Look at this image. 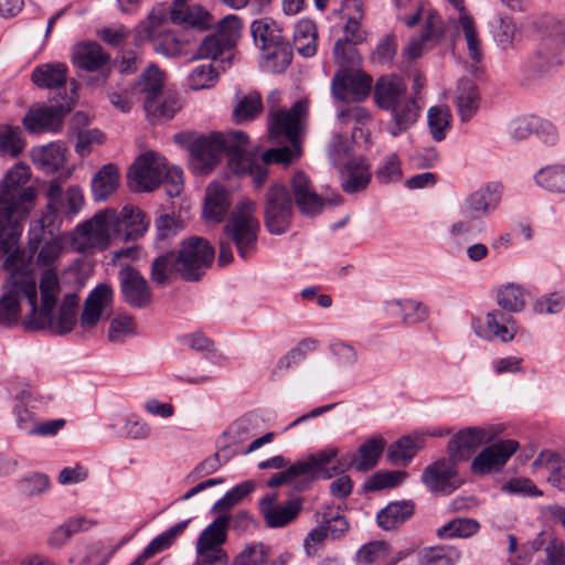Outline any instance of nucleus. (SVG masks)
<instances>
[{
  "instance_id": "obj_1",
  "label": "nucleus",
  "mask_w": 565,
  "mask_h": 565,
  "mask_svg": "<svg viewBox=\"0 0 565 565\" xmlns=\"http://www.w3.org/2000/svg\"><path fill=\"white\" fill-rule=\"evenodd\" d=\"M307 113V104L297 102L289 110H277L269 119V135L273 139L286 138L287 146L269 149L257 160L248 151V136L243 131L214 132L196 138L190 148L191 167L198 174L209 173L227 156L228 167L236 174H248L256 188H260L267 178L270 163L288 164L300 157V121Z\"/></svg>"
},
{
  "instance_id": "obj_2",
  "label": "nucleus",
  "mask_w": 565,
  "mask_h": 565,
  "mask_svg": "<svg viewBox=\"0 0 565 565\" xmlns=\"http://www.w3.org/2000/svg\"><path fill=\"white\" fill-rule=\"evenodd\" d=\"M30 257L21 253L9 255L3 263L9 277L2 285L0 298V327H11L19 321L20 302L30 305V323L35 329H46L63 335L77 323L78 296L66 294L60 308H56L60 294L58 277L53 271H44L40 280L41 306L38 307L35 277L29 270Z\"/></svg>"
},
{
  "instance_id": "obj_3",
  "label": "nucleus",
  "mask_w": 565,
  "mask_h": 565,
  "mask_svg": "<svg viewBox=\"0 0 565 565\" xmlns=\"http://www.w3.org/2000/svg\"><path fill=\"white\" fill-rule=\"evenodd\" d=\"M30 175L29 167L19 163L0 181V258L20 242L33 209L35 191L29 184Z\"/></svg>"
},
{
  "instance_id": "obj_4",
  "label": "nucleus",
  "mask_w": 565,
  "mask_h": 565,
  "mask_svg": "<svg viewBox=\"0 0 565 565\" xmlns=\"http://www.w3.org/2000/svg\"><path fill=\"white\" fill-rule=\"evenodd\" d=\"M256 210V203L245 199L231 212L223 228V237L220 241L218 264L221 266H226L233 262V246L244 260L250 259L256 254L260 232Z\"/></svg>"
},
{
  "instance_id": "obj_5",
  "label": "nucleus",
  "mask_w": 565,
  "mask_h": 565,
  "mask_svg": "<svg viewBox=\"0 0 565 565\" xmlns=\"http://www.w3.org/2000/svg\"><path fill=\"white\" fill-rule=\"evenodd\" d=\"M504 193L501 182L482 184L466 195L459 204L460 218L448 227V234L455 238L471 239L482 230L476 231V223L492 215L500 206Z\"/></svg>"
},
{
  "instance_id": "obj_6",
  "label": "nucleus",
  "mask_w": 565,
  "mask_h": 565,
  "mask_svg": "<svg viewBox=\"0 0 565 565\" xmlns=\"http://www.w3.org/2000/svg\"><path fill=\"white\" fill-rule=\"evenodd\" d=\"M544 33L535 50L522 66L523 75L533 82L551 76L563 63L565 50V15L547 17L543 21Z\"/></svg>"
},
{
  "instance_id": "obj_7",
  "label": "nucleus",
  "mask_w": 565,
  "mask_h": 565,
  "mask_svg": "<svg viewBox=\"0 0 565 565\" xmlns=\"http://www.w3.org/2000/svg\"><path fill=\"white\" fill-rule=\"evenodd\" d=\"M129 185L137 192L153 191L163 183L170 198L179 196L183 190V173L178 167H169L167 159L157 152L141 154L131 167Z\"/></svg>"
},
{
  "instance_id": "obj_8",
  "label": "nucleus",
  "mask_w": 565,
  "mask_h": 565,
  "mask_svg": "<svg viewBox=\"0 0 565 565\" xmlns=\"http://www.w3.org/2000/svg\"><path fill=\"white\" fill-rule=\"evenodd\" d=\"M337 456H339V449L337 447H324L310 454L305 459L295 462L286 470L273 475L267 481V486L276 488L288 484L298 492L306 491L316 480H328L334 476V470L328 469V465H330Z\"/></svg>"
},
{
  "instance_id": "obj_9",
  "label": "nucleus",
  "mask_w": 565,
  "mask_h": 565,
  "mask_svg": "<svg viewBox=\"0 0 565 565\" xmlns=\"http://www.w3.org/2000/svg\"><path fill=\"white\" fill-rule=\"evenodd\" d=\"M115 210H106L95 214L90 220L76 226L72 236V246L82 254L102 250L109 245L111 235H116Z\"/></svg>"
},
{
  "instance_id": "obj_10",
  "label": "nucleus",
  "mask_w": 565,
  "mask_h": 565,
  "mask_svg": "<svg viewBox=\"0 0 565 565\" xmlns=\"http://www.w3.org/2000/svg\"><path fill=\"white\" fill-rule=\"evenodd\" d=\"M230 515H218L199 535L195 546L196 559L192 565H227L230 557L223 548L227 540Z\"/></svg>"
},
{
  "instance_id": "obj_11",
  "label": "nucleus",
  "mask_w": 565,
  "mask_h": 565,
  "mask_svg": "<svg viewBox=\"0 0 565 565\" xmlns=\"http://www.w3.org/2000/svg\"><path fill=\"white\" fill-rule=\"evenodd\" d=\"M29 250L20 249L19 242L17 245L2 257L6 258L11 254L21 253L30 257L29 270L34 276L32 270V258L38 253V264L41 266L49 267V270L56 273L52 269L60 255L63 252V243L58 236H53L52 233L45 232L44 220L35 221L31 223L29 228ZM47 271V269L45 270Z\"/></svg>"
},
{
  "instance_id": "obj_12",
  "label": "nucleus",
  "mask_w": 565,
  "mask_h": 565,
  "mask_svg": "<svg viewBox=\"0 0 565 565\" xmlns=\"http://www.w3.org/2000/svg\"><path fill=\"white\" fill-rule=\"evenodd\" d=\"M214 255V248L202 237L183 241L177 253L180 277L186 281L200 280L213 263Z\"/></svg>"
},
{
  "instance_id": "obj_13",
  "label": "nucleus",
  "mask_w": 565,
  "mask_h": 565,
  "mask_svg": "<svg viewBox=\"0 0 565 565\" xmlns=\"http://www.w3.org/2000/svg\"><path fill=\"white\" fill-rule=\"evenodd\" d=\"M294 202L288 189L280 184H271L265 195L264 220L270 234H284L291 222Z\"/></svg>"
},
{
  "instance_id": "obj_14",
  "label": "nucleus",
  "mask_w": 565,
  "mask_h": 565,
  "mask_svg": "<svg viewBox=\"0 0 565 565\" xmlns=\"http://www.w3.org/2000/svg\"><path fill=\"white\" fill-rule=\"evenodd\" d=\"M163 73L150 65L140 76L136 89L145 94L143 107L146 113L153 118L169 119L175 111L174 100H162Z\"/></svg>"
},
{
  "instance_id": "obj_15",
  "label": "nucleus",
  "mask_w": 565,
  "mask_h": 565,
  "mask_svg": "<svg viewBox=\"0 0 565 565\" xmlns=\"http://www.w3.org/2000/svg\"><path fill=\"white\" fill-rule=\"evenodd\" d=\"M343 157H349V146L338 137L330 156L334 163H340ZM341 186L348 194L365 190L371 181L370 167L362 157L348 158L341 169Z\"/></svg>"
},
{
  "instance_id": "obj_16",
  "label": "nucleus",
  "mask_w": 565,
  "mask_h": 565,
  "mask_svg": "<svg viewBox=\"0 0 565 565\" xmlns=\"http://www.w3.org/2000/svg\"><path fill=\"white\" fill-rule=\"evenodd\" d=\"M500 433L501 428L492 424L462 428L449 439L448 455L457 462L466 461L481 445L492 443Z\"/></svg>"
},
{
  "instance_id": "obj_17",
  "label": "nucleus",
  "mask_w": 565,
  "mask_h": 565,
  "mask_svg": "<svg viewBox=\"0 0 565 565\" xmlns=\"http://www.w3.org/2000/svg\"><path fill=\"white\" fill-rule=\"evenodd\" d=\"M472 329L483 340H499L508 343L518 333V323L510 313L495 309L489 311L484 320L475 319L472 321Z\"/></svg>"
},
{
  "instance_id": "obj_18",
  "label": "nucleus",
  "mask_w": 565,
  "mask_h": 565,
  "mask_svg": "<svg viewBox=\"0 0 565 565\" xmlns=\"http://www.w3.org/2000/svg\"><path fill=\"white\" fill-rule=\"evenodd\" d=\"M294 201L299 211L307 216H315L321 213L324 204L332 205L342 203V198L335 195L332 199L323 200L313 189L310 179L302 171L294 174L290 181Z\"/></svg>"
},
{
  "instance_id": "obj_19",
  "label": "nucleus",
  "mask_w": 565,
  "mask_h": 565,
  "mask_svg": "<svg viewBox=\"0 0 565 565\" xmlns=\"http://www.w3.org/2000/svg\"><path fill=\"white\" fill-rule=\"evenodd\" d=\"M385 447V441L381 437H372L365 440L358 449L355 455H347L335 458L328 469L334 470V476L349 470L353 465L358 471H367L375 467Z\"/></svg>"
},
{
  "instance_id": "obj_20",
  "label": "nucleus",
  "mask_w": 565,
  "mask_h": 565,
  "mask_svg": "<svg viewBox=\"0 0 565 565\" xmlns=\"http://www.w3.org/2000/svg\"><path fill=\"white\" fill-rule=\"evenodd\" d=\"M371 76L356 70H339L333 76L331 90L341 100L361 102L371 90Z\"/></svg>"
},
{
  "instance_id": "obj_21",
  "label": "nucleus",
  "mask_w": 565,
  "mask_h": 565,
  "mask_svg": "<svg viewBox=\"0 0 565 565\" xmlns=\"http://www.w3.org/2000/svg\"><path fill=\"white\" fill-rule=\"evenodd\" d=\"M519 449L513 439L498 440L483 448L472 460L471 470L476 475H487L500 470Z\"/></svg>"
},
{
  "instance_id": "obj_22",
  "label": "nucleus",
  "mask_w": 565,
  "mask_h": 565,
  "mask_svg": "<svg viewBox=\"0 0 565 565\" xmlns=\"http://www.w3.org/2000/svg\"><path fill=\"white\" fill-rule=\"evenodd\" d=\"M456 460L439 459L427 466L422 473V481L428 490L436 494H450L460 484Z\"/></svg>"
},
{
  "instance_id": "obj_23",
  "label": "nucleus",
  "mask_w": 565,
  "mask_h": 565,
  "mask_svg": "<svg viewBox=\"0 0 565 565\" xmlns=\"http://www.w3.org/2000/svg\"><path fill=\"white\" fill-rule=\"evenodd\" d=\"M114 290L108 284L97 285L86 297L79 318L81 327L94 328L103 318L110 316Z\"/></svg>"
},
{
  "instance_id": "obj_24",
  "label": "nucleus",
  "mask_w": 565,
  "mask_h": 565,
  "mask_svg": "<svg viewBox=\"0 0 565 565\" xmlns=\"http://www.w3.org/2000/svg\"><path fill=\"white\" fill-rule=\"evenodd\" d=\"M122 299L130 307L142 309L152 300V292L146 278L135 268L125 267L119 271Z\"/></svg>"
},
{
  "instance_id": "obj_25",
  "label": "nucleus",
  "mask_w": 565,
  "mask_h": 565,
  "mask_svg": "<svg viewBox=\"0 0 565 565\" xmlns=\"http://www.w3.org/2000/svg\"><path fill=\"white\" fill-rule=\"evenodd\" d=\"M84 205L83 192L78 186H70L65 192L57 182L47 190V209L54 216L73 217Z\"/></svg>"
},
{
  "instance_id": "obj_26",
  "label": "nucleus",
  "mask_w": 565,
  "mask_h": 565,
  "mask_svg": "<svg viewBox=\"0 0 565 565\" xmlns=\"http://www.w3.org/2000/svg\"><path fill=\"white\" fill-rule=\"evenodd\" d=\"M259 509L268 526L282 527L298 516L302 509V499L294 498L276 503L275 495H266L260 500Z\"/></svg>"
},
{
  "instance_id": "obj_27",
  "label": "nucleus",
  "mask_w": 565,
  "mask_h": 565,
  "mask_svg": "<svg viewBox=\"0 0 565 565\" xmlns=\"http://www.w3.org/2000/svg\"><path fill=\"white\" fill-rule=\"evenodd\" d=\"M423 105L419 97L408 96L392 108L386 109L391 115V121L386 131L392 137H397L408 131L418 120Z\"/></svg>"
},
{
  "instance_id": "obj_28",
  "label": "nucleus",
  "mask_w": 565,
  "mask_h": 565,
  "mask_svg": "<svg viewBox=\"0 0 565 565\" xmlns=\"http://www.w3.org/2000/svg\"><path fill=\"white\" fill-rule=\"evenodd\" d=\"M115 234L122 236L126 241L138 239L146 233L149 225L145 213L132 205H125L119 213L115 211Z\"/></svg>"
},
{
  "instance_id": "obj_29",
  "label": "nucleus",
  "mask_w": 565,
  "mask_h": 565,
  "mask_svg": "<svg viewBox=\"0 0 565 565\" xmlns=\"http://www.w3.org/2000/svg\"><path fill=\"white\" fill-rule=\"evenodd\" d=\"M66 111L62 105L31 108L24 116L23 124L30 132L56 131Z\"/></svg>"
},
{
  "instance_id": "obj_30",
  "label": "nucleus",
  "mask_w": 565,
  "mask_h": 565,
  "mask_svg": "<svg viewBox=\"0 0 565 565\" xmlns=\"http://www.w3.org/2000/svg\"><path fill=\"white\" fill-rule=\"evenodd\" d=\"M408 96L404 79L395 74L383 75L375 83L374 100L383 110L392 108Z\"/></svg>"
},
{
  "instance_id": "obj_31",
  "label": "nucleus",
  "mask_w": 565,
  "mask_h": 565,
  "mask_svg": "<svg viewBox=\"0 0 565 565\" xmlns=\"http://www.w3.org/2000/svg\"><path fill=\"white\" fill-rule=\"evenodd\" d=\"M66 147L61 142H51L35 147L31 151L33 163L46 173H53L64 168L66 162Z\"/></svg>"
},
{
  "instance_id": "obj_32",
  "label": "nucleus",
  "mask_w": 565,
  "mask_h": 565,
  "mask_svg": "<svg viewBox=\"0 0 565 565\" xmlns=\"http://www.w3.org/2000/svg\"><path fill=\"white\" fill-rule=\"evenodd\" d=\"M108 61L109 55L96 42L77 44L72 52L74 66L89 72L103 68Z\"/></svg>"
},
{
  "instance_id": "obj_33",
  "label": "nucleus",
  "mask_w": 565,
  "mask_h": 565,
  "mask_svg": "<svg viewBox=\"0 0 565 565\" xmlns=\"http://www.w3.org/2000/svg\"><path fill=\"white\" fill-rule=\"evenodd\" d=\"M262 52L260 67L263 71L279 74L286 71L292 61V47L288 40L270 45Z\"/></svg>"
},
{
  "instance_id": "obj_34",
  "label": "nucleus",
  "mask_w": 565,
  "mask_h": 565,
  "mask_svg": "<svg viewBox=\"0 0 565 565\" xmlns=\"http://www.w3.org/2000/svg\"><path fill=\"white\" fill-rule=\"evenodd\" d=\"M413 514L414 503L412 501H395L388 503L377 513L376 522L381 529L392 531L401 526Z\"/></svg>"
},
{
  "instance_id": "obj_35",
  "label": "nucleus",
  "mask_w": 565,
  "mask_h": 565,
  "mask_svg": "<svg viewBox=\"0 0 565 565\" xmlns=\"http://www.w3.org/2000/svg\"><path fill=\"white\" fill-rule=\"evenodd\" d=\"M230 209L228 193L220 183H211L206 189L204 202L205 218L220 223L224 220Z\"/></svg>"
},
{
  "instance_id": "obj_36",
  "label": "nucleus",
  "mask_w": 565,
  "mask_h": 565,
  "mask_svg": "<svg viewBox=\"0 0 565 565\" xmlns=\"http://www.w3.org/2000/svg\"><path fill=\"white\" fill-rule=\"evenodd\" d=\"M446 1L459 11L458 23L465 34L469 56L475 63H479L482 57L480 40L478 38L472 18L465 9L463 0Z\"/></svg>"
},
{
  "instance_id": "obj_37",
  "label": "nucleus",
  "mask_w": 565,
  "mask_h": 565,
  "mask_svg": "<svg viewBox=\"0 0 565 565\" xmlns=\"http://www.w3.org/2000/svg\"><path fill=\"white\" fill-rule=\"evenodd\" d=\"M480 96L477 85L470 79H461L456 93V105L461 121H469L479 108Z\"/></svg>"
},
{
  "instance_id": "obj_38",
  "label": "nucleus",
  "mask_w": 565,
  "mask_h": 565,
  "mask_svg": "<svg viewBox=\"0 0 565 565\" xmlns=\"http://www.w3.org/2000/svg\"><path fill=\"white\" fill-rule=\"evenodd\" d=\"M250 33L255 45L260 51H266L270 45H274L282 40L281 29L270 18L257 19L252 23Z\"/></svg>"
},
{
  "instance_id": "obj_39",
  "label": "nucleus",
  "mask_w": 565,
  "mask_h": 565,
  "mask_svg": "<svg viewBox=\"0 0 565 565\" xmlns=\"http://www.w3.org/2000/svg\"><path fill=\"white\" fill-rule=\"evenodd\" d=\"M67 79V66L63 63H47L32 72L33 83L41 88L63 87Z\"/></svg>"
},
{
  "instance_id": "obj_40",
  "label": "nucleus",
  "mask_w": 565,
  "mask_h": 565,
  "mask_svg": "<svg viewBox=\"0 0 565 565\" xmlns=\"http://www.w3.org/2000/svg\"><path fill=\"white\" fill-rule=\"evenodd\" d=\"M119 184V172L115 164L104 166L92 180V193L95 201H105Z\"/></svg>"
},
{
  "instance_id": "obj_41",
  "label": "nucleus",
  "mask_w": 565,
  "mask_h": 565,
  "mask_svg": "<svg viewBox=\"0 0 565 565\" xmlns=\"http://www.w3.org/2000/svg\"><path fill=\"white\" fill-rule=\"evenodd\" d=\"M424 443L425 439L420 435L404 436L388 447L387 457L392 463L406 466L424 447Z\"/></svg>"
},
{
  "instance_id": "obj_42",
  "label": "nucleus",
  "mask_w": 565,
  "mask_h": 565,
  "mask_svg": "<svg viewBox=\"0 0 565 565\" xmlns=\"http://www.w3.org/2000/svg\"><path fill=\"white\" fill-rule=\"evenodd\" d=\"M107 428L117 437L129 439H146L151 433L149 425L138 416L114 418Z\"/></svg>"
},
{
  "instance_id": "obj_43",
  "label": "nucleus",
  "mask_w": 565,
  "mask_h": 565,
  "mask_svg": "<svg viewBox=\"0 0 565 565\" xmlns=\"http://www.w3.org/2000/svg\"><path fill=\"white\" fill-rule=\"evenodd\" d=\"M534 183L552 193H565V164H548L533 175Z\"/></svg>"
},
{
  "instance_id": "obj_44",
  "label": "nucleus",
  "mask_w": 565,
  "mask_h": 565,
  "mask_svg": "<svg viewBox=\"0 0 565 565\" xmlns=\"http://www.w3.org/2000/svg\"><path fill=\"white\" fill-rule=\"evenodd\" d=\"M294 44L298 53L305 57H311L317 52V29L310 20L297 23L294 31Z\"/></svg>"
},
{
  "instance_id": "obj_45",
  "label": "nucleus",
  "mask_w": 565,
  "mask_h": 565,
  "mask_svg": "<svg viewBox=\"0 0 565 565\" xmlns=\"http://www.w3.org/2000/svg\"><path fill=\"white\" fill-rule=\"evenodd\" d=\"M451 113L447 106H433L427 111V125L434 141L440 142L446 139L451 128Z\"/></svg>"
},
{
  "instance_id": "obj_46",
  "label": "nucleus",
  "mask_w": 565,
  "mask_h": 565,
  "mask_svg": "<svg viewBox=\"0 0 565 565\" xmlns=\"http://www.w3.org/2000/svg\"><path fill=\"white\" fill-rule=\"evenodd\" d=\"M145 21L141 22L139 25L137 33L138 38L141 41L145 40H154L153 49L156 52L163 54L168 57L177 56L181 53L182 44L181 42L175 38L172 33H163V34H157V28L160 26L166 21H162L160 24L157 22L153 25V35L152 36H145V30L142 28Z\"/></svg>"
},
{
  "instance_id": "obj_47",
  "label": "nucleus",
  "mask_w": 565,
  "mask_h": 565,
  "mask_svg": "<svg viewBox=\"0 0 565 565\" xmlns=\"http://www.w3.org/2000/svg\"><path fill=\"white\" fill-rule=\"evenodd\" d=\"M419 555L424 565H457L461 559V552L450 545L425 547Z\"/></svg>"
},
{
  "instance_id": "obj_48",
  "label": "nucleus",
  "mask_w": 565,
  "mask_h": 565,
  "mask_svg": "<svg viewBox=\"0 0 565 565\" xmlns=\"http://www.w3.org/2000/svg\"><path fill=\"white\" fill-rule=\"evenodd\" d=\"M535 550H543L544 565H565V542L554 537H545L543 533L533 541Z\"/></svg>"
},
{
  "instance_id": "obj_49",
  "label": "nucleus",
  "mask_w": 565,
  "mask_h": 565,
  "mask_svg": "<svg viewBox=\"0 0 565 565\" xmlns=\"http://www.w3.org/2000/svg\"><path fill=\"white\" fill-rule=\"evenodd\" d=\"M497 303L508 313L520 312L525 307V290L516 284H508L497 291Z\"/></svg>"
},
{
  "instance_id": "obj_50",
  "label": "nucleus",
  "mask_w": 565,
  "mask_h": 565,
  "mask_svg": "<svg viewBox=\"0 0 565 565\" xmlns=\"http://www.w3.org/2000/svg\"><path fill=\"white\" fill-rule=\"evenodd\" d=\"M546 468L551 471L547 480L555 487H561L562 479H565V460L553 451H542L532 463L533 471Z\"/></svg>"
},
{
  "instance_id": "obj_51",
  "label": "nucleus",
  "mask_w": 565,
  "mask_h": 565,
  "mask_svg": "<svg viewBox=\"0 0 565 565\" xmlns=\"http://www.w3.org/2000/svg\"><path fill=\"white\" fill-rule=\"evenodd\" d=\"M444 34L440 17L435 13L429 14L426 21L425 30L418 41H412L406 50L409 58H417L423 54V45Z\"/></svg>"
},
{
  "instance_id": "obj_52",
  "label": "nucleus",
  "mask_w": 565,
  "mask_h": 565,
  "mask_svg": "<svg viewBox=\"0 0 565 565\" xmlns=\"http://www.w3.org/2000/svg\"><path fill=\"white\" fill-rule=\"evenodd\" d=\"M190 519L180 521L162 532L161 534L157 535L146 547H145V555H154L157 553H160L164 550H168L179 536L183 534V532L186 530Z\"/></svg>"
},
{
  "instance_id": "obj_53",
  "label": "nucleus",
  "mask_w": 565,
  "mask_h": 565,
  "mask_svg": "<svg viewBox=\"0 0 565 565\" xmlns=\"http://www.w3.org/2000/svg\"><path fill=\"white\" fill-rule=\"evenodd\" d=\"M480 529V524L473 519L457 518L437 530L440 539L461 537L467 539L475 535Z\"/></svg>"
},
{
  "instance_id": "obj_54",
  "label": "nucleus",
  "mask_w": 565,
  "mask_h": 565,
  "mask_svg": "<svg viewBox=\"0 0 565 565\" xmlns=\"http://www.w3.org/2000/svg\"><path fill=\"white\" fill-rule=\"evenodd\" d=\"M173 273L179 274V258L175 252L162 254L152 262L151 279L157 284H166Z\"/></svg>"
},
{
  "instance_id": "obj_55",
  "label": "nucleus",
  "mask_w": 565,
  "mask_h": 565,
  "mask_svg": "<svg viewBox=\"0 0 565 565\" xmlns=\"http://www.w3.org/2000/svg\"><path fill=\"white\" fill-rule=\"evenodd\" d=\"M269 556V546L262 542H252L234 557L232 565H266Z\"/></svg>"
},
{
  "instance_id": "obj_56",
  "label": "nucleus",
  "mask_w": 565,
  "mask_h": 565,
  "mask_svg": "<svg viewBox=\"0 0 565 565\" xmlns=\"http://www.w3.org/2000/svg\"><path fill=\"white\" fill-rule=\"evenodd\" d=\"M263 110L262 97L258 93H250L241 97L233 110L236 124L253 120Z\"/></svg>"
},
{
  "instance_id": "obj_57",
  "label": "nucleus",
  "mask_w": 565,
  "mask_h": 565,
  "mask_svg": "<svg viewBox=\"0 0 565 565\" xmlns=\"http://www.w3.org/2000/svg\"><path fill=\"white\" fill-rule=\"evenodd\" d=\"M88 523L89 522L84 518L70 519L67 522L52 531L47 539V544L53 548H61L75 533L82 530H87L88 527L85 525Z\"/></svg>"
},
{
  "instance_id": "obj_58",
  "label": "nucleus",
  "mask_w": 565,
  "mask_h": 565,
  "mask_svg": "<svg viewBox=\"0 0 565 565\" xmlns=\"http://www.w3.org/2000/svg\"><path fill=\"white\" fill-rule=\"evenodd\" d=\"M51 481L42 472L25 473L17 483L18 491L26 497H36L49 491Z\"/></svg>"
},
{
  "instance_id": "obj_59",
  "label": "nucleus",
  "mask_w": 565,
  "mask_h": 565,
  "mask_svg": "<svg viewBox=\"0 0 565 565\" xmlns=\"http://www.w3.org/2000/svg\"><path fill=\"white\" fill-rule=\"evenodd\" d=\"M134 334H136V322L130 315L120 313L110 321L107 337L111 343H122Z\"/></svg>"
},
{
  "instance_id": "obj_60",
  "label": "nucleus",
  "mask_w": 565,
  "mask_h": 565,
  "mask_svg": "<svg viewBox=\"0 0 565 565\" xmlns=\"http://www.w3.org/2000/svg\"><path fill=\"white\" fill-rule=\"evenodd\" d=\"M521 32L515 23L508 17L500 18L494 30V41L504 51L514 49L519 42Z\"/></svg>"
},
{
  "instance_id": "obj_61",
  "label": "nucleus",
  "mask_w": 565,
  "mask_h": 565,
  "mask_svg": "<svg viewBox=\"0 0 565 565\" xmlns=\"http://www.w3.org/2000/svg\"><path fill=\"white\" fill-rule=\"evenodd\" d=\"M24 147L21 130L11 126H0V152L11 157L18 156Z\"/></svg>"
},
{
  "instance_id": "obj_62",
  "label": "nucleus",
  "mask_w": 565,
  "mask_h": 565,
  "mask_svg": "<svg viewBox=\"0 0 565 565\" xmlns=\"http://www.w3.org/2000/svg\"><path fill=\"white\" fill-rule=\"evenodd\" d=\"M390 554V546L384 541H374L369 544L363 545L358 554L356 558L362 564H373L379 563L384 559Z\"/></svg>"
},
{
  "instance_id": "obj_63",
  "label": "nucleus",
  "mask_w": 565,
  "mask_h": 565,
  "mask_svg": "<svg viewBox=\"0 0 565 565\" xmlns=\"http://www.w3.org/2000/svg\"><path fill=\"white\" fill-rule=\"evenodd\" d=\"M334 61L341 70H351L359 62V55L353 43L340 39L334 44Z\"/></svg>"
},
{
  "instance_id": "obj_64",
  "label": "nucleus",
  "mask_w": 565,
  "mask_h": 565,
  "mask_svg": "<svg viewBox=\"0 0 565 565\" xmlns=\"http://www.w3.org/2000/svg\"><path fill=\"white\" fill-rule=\"evenodd\" d=\"M217 73L212 64H202L196 66L189 75V85L192 89L210 88L215 84Z\"/></svg>"
}]
</instances>
